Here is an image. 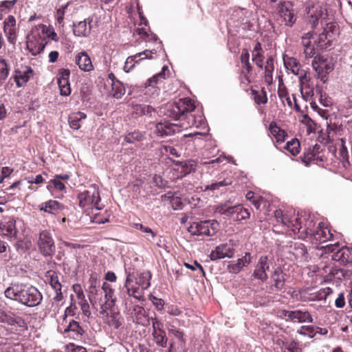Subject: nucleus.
Returning a JSON list of instances; mask_svg holds the SVG:
<instances>
[{
	"instance_id": "393cba45",
	"label": "nucleus",
	"mask_w": 352,
	"mask_h": 352,
	"mask_svg": "<svg viewBox=\"0 0 352 352\" xmlns=\"http://www.w3.org/2000/svg\"><path fill=\"white\" fill-rule=\"evenodd\" d=\"M70 72L65 69L60 72V77L58 78V85L60 89V94L63 96L70 95L72 89L69 81Z\"/></svg>"
},
{
	"instance_id": "8fccbe9b",
	"label": "nucleus",
	"mask_w": 352,
	"mask_h": 352,
	"mask_svg": "<svg viewBox=\"0 0 352 352\" xmlns=\"http://www.w3.org/2000/svg\"><path fill=\"white\" fill-rule=\"evenodd\" d=\"M168 70V67L164 65L162 67L161 72L159 74L154 75L152 78H148L145 82V87H154L160 81L165 79V71Z\"/></svg>"
},
{
	"instance_id": "7ed1b4c3",
	"label": "nucleus",
	"mask_w": 352,
	"mask_h": 352,
	"mask_svg": "<svg viewBox=\"0 0 352 352\" xmlns=\"http://www.w3.org/2000/svg\"><path fill=\"white\" fill-rule=\"evenodd\" d=\"M79 206L85 210L95 208L101 210L103 206L100 204L99 188L96 185H91L87 190L78 194Z\"/></svg>"
},
{
	"instance_id": "f704fd0d",
	"label": "nucleus",
	"mask_w": 352,
	"mask_h": 352,
	"mask_svg": "<svg viewBox=\"0 0 352 352\" xmlns=\"http://www.w3.org/2000/svg\"><path fill=\"white\" fill-rule=\"evenodd\" d=\"M321 146L320 144H316L313 146L309 147L301 157L302 162L305 164L306 166H308L310 163L312 162L313 159L318 154L321 153Z\"/></svg>"
},
{
	"instance_id": "774afa93",
	"label": "nucleus",
	"mask_w": 352,
	"mask_h": 352,
	"mask_svg": "<svg viewBox=\"0 0 352 352\" xmlns=\"http://www.w3.org/2000/svg\"><path fill=\"white\" fill-rule=\"evenodd\" d=\"M153 182L156 186L160 188H165L167 184V182L164 180L162 176L159 175H155L153 177Z\"/></svg>"
},
{
	"instance_id": "58836bf2",
	"label": "nucleus",
	"mask_w": 352,
	"mask_h": 352,
	"mask_svg": "<svg viewBox=\"0 0 352 352\" xmlns=\"http://www.w3.org/2000/svg\"><path fill=\"white\" fill-rule=\"evenodd\" d=\"M274 70V58L272 56L267 57L265 65V82L270 85L273 82V72Z\"/></svg>"
},
{
	"instance_id": "cd10ccee",
	"label": "nucleus",
	"mask_w": 352,
	"mask_h": 352,
	"mask_svg": "<svg viewBox=\"0 0 352 352\" xmlns=\"http://www.w3.org/2000/svg\"><path fill=\"white\" fill-rule=\"evenodd\" d=\"M252 262V256L250 253L246 252L245 256L238 258L236 262L230 263L228 265V270L230 273L238 274L244 267H247Z\"/></svg>"
},
{
	"instance_id": "ea45409f",
	"label": "nucleus",
	"mask_w": 352,
	"mask_h": 352,
	"mask_svg": "<svg viewBox=\"0 0 352 352\" xmlns=\"http://www.w3.org/2000/svg\"><path fill=\"white\" fill-rule=\"evenodd\" d=\"M33 70L31 67H28L24 72H16L14 76V81L16 83L18 87L23 86L33 76Z\"/></svg>"
},
{
	"instance_id": "9b49d317",
	"label": "nucleus",
	"mask_w": 352,
	"mask_h": 352,
	"mask_svg": "<svg viewBox=\"0 0 352 352\" xmlns=\"http://www.w3.org/2000/svg\"><path fill=\"white\" fill-rule=\"evenodd\" d=\"M325 248L327 252L332 253L333 260L344 265L352 262V249L346 246L339 248L337 243L329 244Z\"/></svg>"
},
{
	"instance_id": "0e129e2a",
	"label": "nucleus",
	"mask_w": 352,
	"mask_h": 352,
	"mask_svg": "<svg viewBox=\"0 0 352 352\" xmlns=\"http://www.w3.org/2000/svg\"><path fill=\"white\" fill-rule=\"evenodd\" d=\"M102 290L104 293V299L113 298V289L109 283L104 282L102 285Z\"/></svg>"
},
{
	"instance_id": "1a4fd4ad",
	"label": "nucleus",
	"mask_w": 352,
	"mask_h": 352,
	"mask_svg": "<svg viewBox=\"0 0 352 352\" xmlns=\"http://www.w3.org/2000/svg\"><path fill=\"white\" fill-rule=\"evenodd\" d=\"M36 245L40 253L44 257L52 258L55 253L56 247L51 232L48 230H42L38 234Z\"/></svg>"
},
{
	"instance_id": "ddd939ff",
	"label": "nucleus",
	"mask_w": 352,
	"mask_h": 352,
	"mask_svg": "<svg viewBox=\"0 0 352 352\" xmlns=\"http://www.w3.org/2000/svg\"><path fill=\"white\" fill-rule=\"evenodd\" d=\"M3 29L8 42L14 45L17 41L19 28L16 26V21L14 16L9 15L5 19Z\"/></svg>"
},
{
	"instance_id": "5701e85b",
	"label": "nucleus",
	"mask_w": 352,
	"mask_h": 352,
	"mask_svg": "<svg viewBox=\"0 0 352 352\" xmlns=\"http://www.w3.org/2000/svg\"><path fill=\"white\" fill-rule=\"evenodd\" d=\"M130 277L131 274L130 273H128L126 275V278L124 286V289H125V291L121 292L120 294L121 298L123 299V303L124 304L125 302L126 301H128L129 303L131 302L130 300V298L131 296H133L134 298L138 300H144V296L138 293V288L135 287L129 289V286L130 284Z\"/></svg>"
},
{
	"instance_id": "423d86ee",
	"label": "nucleus",
	"mask_w": 352,
	"mask_h": 352,
	"mask_svg": "<svg viewBox=\"0 0 352 352\" xmlns=\"http://www.w3.org/2000/svg\"><path fill=\"white\" fill-rule=\"evenodd\" d=\"M219 223L215 220H205L193 222L188 228L191 235L201 236H212L217 232Z\"/></svg>"
},
{
	"instance_id": "49530a36",
	"label": "nucleus",
	"mask_w": 352,
	"mask_h": 352,
	"mask_svg": "<svg viewBox=\"0 0 352 352\" xmlns=\"http://www.w3.org/2000/svg\"><path fill=\"white\" fill-rule=\"evenodd\" d=\"M144 139L145 133L140 131L129 132L124 137V140L129 144H134L136 142H141Z\"/></svg>"
},
{
	"instance_id": "e433bc0d",
	"label": "nucleus",
	"mask_w": 352,
	"mask_h": 352,
	"mask_svg": "<svg viewBox=\"0 0 352 352\" xmlns=\"http://www.w3.org/2000/svg\"><path fill=\"white\" fill-rule=\"evenodd\" d=\"M87 118V115L81 111L73 112L68 116L69 126L74 130H78L80 128V122Z\"/></svg>"
},
{
	"instance_id": "bb28decb",
	"label": "nucleus",
	"mask_w": 352,
	"mask_h": 352,
	"mask_svg": "<svg viewBox=\"0 0 352 352\" xmlns=\"http://www.w3.org/2000/svg\"><path fill=\"white\" fill-rule=\"evenodd\" d=\"M332 236L333 234L331 232L330 230L327 227H325L322 222H319L311 239L319 241L320 243H324L331 239Z\"/></svg>"
},
{
	"instance_id": "dca6fc26",
	"label": "nucleus",
	"mask_w": 352,
	"mask_h": 352,
	"mask_svg": "<svg viewBox=\"0 0 352 352\" xmlns=\"http://www.w3.org/2000/svg\"><path fill=\"white\" fill-rule=\"evenodd\" d=\"M0 322L24 329L28 327L27 323L22 317L16 316L11 311H6L2 309H0Z\"/></svg>"
},
{
	"instance_id": "f03ea898",
	"label": "nucleus",
	"mask_w": 352,
	"mask_h": 352,
	"mask_svg": "<svg viewBox=\"0 0 352 352\" xmlns=\"http://www.w3.org/2000/svg\"><path fill=\"white\" fill-rule=\"evenodd\" d=\"M195 105L193 100L189 98H180L177 101L166 104L162 109L164 116L174 120L187 118L188 126L197 127L201 124L203 116L199 115L195 118L191 113L195 110Z\"/></svg>"
},
{
	"instance_id": "680f3d73",
	"label": "nucleus",
	"mask_w": 352,
	"mask_h": 352,
	"mask_svg": "<svg viewBox=\"0 0 352 352\" xmlns=\"http://www.w3.org/2000/svg\"><path fill=\"white\" fill-rule=\"evenodd\" d=\"M252 60L259 69H263L264 56L263 52L252 53Z\"/></svg>"
},
{
	"instance_id": "37998d69",
	"label": "nucleus",
	"mask_w": 352,
	"mask_h": 352,
	"mask_svg": "<svg viewBox=\"0 0 352 352\" xmlns=\"http://www.w3.org/2000/svg\"><path fill=\"white\" fill-rule=\"evenodd\" d=\"M49 284L54 290H61L62 285L58 280V275L56 272L49 270L46 272L45 275Z\"/></svg>"
},
{
	"instance_id": "0eeeda50",
	"label": "nucleus",
	"mask_w": 352,
	"mask_h": 352,
	"mask_svg": "<svg viewBox=\"0 0 352 352\" xmlns=\"http://www.w3.org/2000/svg\"><path fill=\"white\" fill-rule=\"evenodd\" d=\"M311 65L316 72L317 78L323 83H326L328 74L334 69L332 60L324 56L317 55L314 56Z\"/></svg>"
},
{
	"instance_id": "4468645a",
	"label": "nucleus",
	"mask_w": 352,
	"mask_h": 352,
	"mask_svg": "<svg viewBox=\"0 0 352 352\" xmlns=\"http://www.w3.org/2000/svg\"><path fill=\"white\" fill-rule=\"evenodd\" d=\"M278 8L280 16L285 25L292 27L297 19L293 3L289 1H283L279 4Z\"/></svg>"
},
{
	"instance_id": "72a5a7b5",
	"label": "nucleus",
	"mask_w": 352,
	"mask_h": 352,
	"mask_svg": "<svg viewBox=\"0 0 352 352\" xmlns=\"http://www.w3.org/2000/svg\"><path fill=\"white\" fill-rule=\"evenodd\" d=\"M285 274L278 267L276 268L271 275V278L274 282L273 287L276 291H280L284 288L285 283Z\"/></svg>"
},
{
	"instance_id": "bf43d9fd",
	"label": "nucleus",
	"mask_w": 352,
	"mask_h": 352,
	"mask_svg": "<svg viewBox=\"0 0 352 352\" xmlns=\"http://www.w3.org/2000/svg\"><path fill=\"white\" fill-rule=\"evenodd\" d=\"M232 184L231 181H226V179H223L220 182H214L212 183L210 185H206L205 186V190H216L219 189L221 187L226 186L228 185H230Z\"/></svg>"
},
{
	"instance_id": "20e7f679",
	"label": "nucleus",
	"mask_w": 352,
	"mask_h": 352,
	"mask_svg": "<svg viewBox=\"0 0 352 352\" xmlns=\"http://www.w3.org/2000/svg\"><path fill=\"white\" fill-rule=\"evenodd\" d=\"M305 223L302 225L301 219L294 214V223L291 228L290 234H293L300 239L311 238V235L316 230V222L314 217L309 215L307 218H305Z\"/></svg>"
},
{
	"instance_id": "a211bd4d",
	"label": "nucleus",
	"mask_w": 352,
	"mask_h": 352,
	"mask_svg": "<svg viewBox=\"0 0 352 352\" xmlns=\"http://www.w3.org/2000/svg\"><path fill=\"white\" fill-rule=\"evenodd\" d=\"M235 249L230 243H221L217 245L210 254L211 261H217L225 258H231L234 256Z\"/></svg>"
},
{
	"instance_id": "6e6d98bb",
	"label": "nucleus",
	"mask_w": 352,
	"mask_h": 352,
	"mask_svg": "<svg viewBox=\"0 0 352 352\" xmlns=\"http://www.w3.org/2000/svg\"><path fill=\"white\" fill-rule=\"evenodd\" d=\"M9 65L5 59H0V82L4 80L9 74Z\"/></svg>"
},
{
	"instance_id": "f257e3e1",
	"label": "nucleus",
	"mask_w": 352,
	"mask_h": 352,
	"mask_svg": "<svg viewBox=\"0 0 352 352\" xmlns=\"http://www.w3.org/2000/svg\"><path fill=\"white\" fill-rule=\"evenodd\" d=\"M4 295L6 298L29 308L38 306L43 298L37 287L19 282H12L5 289Z\"/></svg>"
},
{
	"instance_id": "c756f323",
	"label": "nucleus",
	"mask_w": 352,
	"mask_h": 352,
	"mask_svg": "<svg viewBox=\"0 0 352 352\" xmlns=\"http://www.w3.org/2000/svg\"><path fill=\"white\" fill-rule=\"evenodd\" d=\"M289 252L297 261H303L307 258V250L302 243L293 242L289 246Z\"/></svg>"
},
{
	"instance_id": "4be33fe9",
	"label": "nucleus",
	"mask_w": 352,
	"mask_h": 352,
	"mask_svg": "<svg viewBox=\"0 0 352 352\" xmlns=\"http://www.w3.org/2000/svg\"><path fill=\"white\" fill-rule=\"evenodd\" d=\"M283 315L294 322H312L313 319L309 311L302 310L283 311Z\"/></svg>"
},
{
	"instance_id": "9d476101",
	"label": "nucleus",
	"mask_w": 352,
	"mask_h": 352,
	"mask_svg": "<svg viewBox=\"0 0 352 352\" xmlns=\"http://www.w3.org/2000/svg\"><path fill=\"white\" fill-rule=\"evenodd\" d=\"M336 34H338L337 25L334 23H328L323 31L318 35L314 43L320 50H326L331 46L333 35Z\"/></svg>"
},
{
	"instance_id": "2eb2a0df",
	"label": "nucleus",
	"mask_w": 352,
	"mask_h": 352,
	"mask_svg": "<svg viewBox=\"0 0 352 352\" xmlns=\"http://www.w3.org/2000/svg\"><path fill=\"white\" fill-rule=\"evenodd\" d=\"M47 44V41L43 38L39 33L27 37L26 47L32 56L41 53Z\"/></svg>"
},
{
	"instance_id": "c85d7f7f",
	"label": "nucleus",
	"mask_w": 352,
	"mask_h": 352,
	"mask_svg": "<svg viewBox=\"0 0 352 352\" xmlns=\"http://www.w3.org/2000/svg\"><path fill=\"white\" fill-rule=\"evenodd\" d=\"M88 283L89 286L87 289L88 298L91 304L94 305L96 301V296L100 293V284L95 274H91Z\"/></svg>"
},
{
	"instance_id": "a878e982",
	"label": "nucleus",
	"mask_w": 352,
	"mask_h": 352,
	"mask_svg": "<svg viewBox=\"0 0 352 352\" xmlns=\"http://www.w3.org/2000/svg\"><path fill=\"white\" fill-rule=\"evenodd\" d=\"M127 314L132 318L133 322L140 323L145 316L144 308L138 305H133L132 302H125Z\"/></svg>"
},
{
	"instance_id": "f8f14e48",
	"label": "nucleus",
	"mask_w": 352,
	"mask_h": 352,
	"mask_svg": "<svg viewBox=\"0 0 352 352\" xmlns=\"http://www.w3.org/2000/svg\"><path fill=\"white\" fill-rule=\"evenodd\" d=\"M183 122L172 123L168 120H164L156 124L155 133L158 137L164 138L170 136L179 132L182 129L187 128Z\"/></svg>"
},
{
	"instance_id": "c03bdc74",
	"label": "nucleus",
	"mask_w": 352,
	"mask_h": 352,
	"mask_svg": "<svg viewBox=\"0 0 352 352\" xmlns=\"http://www.w3.org/2000/svg\"><path fill=\"white\" fill-rule=\"evenodd\" d=\"M125 88L120 80H113L111 83V95L113 97L119 99L125 94Z\"/></svg>"
},
{
	"instance_id": "473e14b6",
	"label": "nucleus",
	"mask_w": 352,
	"mask_h": 352,
	"mask_svg": "<svg viewBox=\"0 0 352 352\" xmlns=\"http://www.w3.org/2000/svg\"><path fill=\"white\" fill-rule=\"evenodd\" d=\"M175 165L180 166V173L182 176H186L197 169V162L193 160H187L184 161H173Z\"/></svg>"
},
{
	"instance_id": "4c0bfd02",
	"label": "nucleus",
	"mask_w": 352,
	"mask_h": 352,
	"mask_svg": "<svg viewBox=\"0 0 352 352\" xmlns=\"http://www.w3.org/2000/svg\"><path fill=\"white\" fill-rule=\"evenodd\" d=\"M134 112L140 116H146L148 118L155 117L157 113V110L151 105L140 104L133 107Z\"/></svg>"
},
{
	"instance_id": "aec40b11",
	"label": "nucleus",
	"mask_w": 352,
	"mask_h": 352,
	"mask_svg": "<svg viewBox=\"0 0 352 352\" xmlns=\"http://www.w3.org/2000/svg\"><path fill=\"white\" fill-rule=\"evenodd\" d=\"M0 231L8 238L16 236V220L13 217H4L0 223Z\"/></svg>"
},
{
	"instance_id": "052dcab7",
	"label": "nucleus",
	"mask_w": 352,
	"mask_h": 352,
	"mask_svg": "<svg viewBox=\"0 0 352 352\" xmlns=\"http://www.w3.org/2000/svg\"><path fill=\"white\" fill-rule=\"evenodd\" d=\"M69 5V3H67L65 5L62 6L56 10V21L58 24L63 25L64 23V16L66 12V10L67 9L68 6Z\"/></svg>"
},
{
	"instance_id": "4d7b16f0",
	"label": "nucleus",
	"mask_w": 352,
	"mask_h": 352,
	"mask_svg": "<svg viewBox=\"0 0 352 352\" xmlns=\"http://www.w3.org/2000/svg\"><path fill=\"white\" fill-rule=\"evenodd\" d=\"M246 198L252 201L256 209H258L263 202V199L260 196H255L254 193L249 191L246 194Z\"/></svg>"
},
{
	"instance_id": "603ef678",
	"label": "nucleus",
	"mask_w": 352,
	"mask_h": 352,
	"mask_svg": "<svg viewBox=\"0 0 352 352\" xmlns=\"http://www.w3.org/2000/svg\"><path fill=\"white\" fill-rule=\"evenodd\" d=\"M285 65L287 68H290L293 74H298L300 69V63L296 58L294 57L289 58L287 61L285 60Z\"/></svg>"
},
{
	"instance_id": "e2e57ef3",
	"label": "nucleus",
	"mask_w": 352,
	"mask_h": 352,
	"mask_svg": "<svg viewBox=\"0 0 352 352\" xmlns=\"http://www.w3.org/2000/svg\"><path fill=\"white\" fill-rule=\"evenodd\" d=\"M318 331L313 326H302L298 333L309 338H314Z\"/></svg>"
},
{
	"instance_id": "39448f33",
	"label": "nucleus",
	"mask_w": 352,
	"mask_h": 352,
	"mask_svg": "<svg viewBox=\"0 0 352 352\" xmlns=\"http://www.w3.org/2000/svg\"><path fill=\"white\" fill-rule=\"evenodd\" d=\"M214 212L232 219L235 221H241L249 219V210L241 205L230 206L228 204H221L216 207Z\"/></svg>"
},
{
	"instance_id": "6ab92c4d",
	"label": "nucleus",
	"mask_w": 352,
	"mask_h": 352,
	"mask_svg": "<svg viewBox=\"0 0 352 352\" xmlns=\"http://www.w3.org/2000/svg\"><path fill=\"white\" fill-rule=\"evenodd\" d=\"M60 333L65 338L78 340L84 333V330L78 322L71 319L64 329L60 330Z\"/></svg>"
},
{
	"instance_id": "13d9d810",
	"label": "nucleus",
	"mask_w": 352,
	"mask_h": 352,
	"mask_svg": "<svg viewBox=\"0 0 352 352\" xmlns=\"http://www.w3.org/2000/svg\"><path fill=\"white\" fill-rule=\"evenodd\" d=\"M115 305V299L114 298H110V299H105V301L104 303L101 305L100 307V314L102 316H104L107 313H109L108 311L111 310Z\"/></svg>"
},
{
	"instance_id": "412c9836",
	"label": "nucleus",
	"mask_w": 352,
	"mask_h": 352,
	"mask_svg": "<svg viewBox=\"0 0 352 352\" xmlns=\"http://www.w3.org/2000/svg\"><path fill=\"white\" fill-rule=\"evenodd\" d=\"M92 19L87 18L83 21L73 23V33L78 37H88L91 30Z\"/></svg>"
},
{
	"instance_id": "b1692460",
	"label": "nucleus",
	"mask_w": 352,
	"mask_h": 352,
	"mask_svg": "<svg viewBox=\"0 0 352 352\" xmlns=\"http://www.w3.org/2000/svg\"><path fill=\"white\" fill-rule=\"evenodd\" d=\"M75 63L79 69L85 72H90L94 70L91 58L85 51H81L77 53L74 58Z\"/></svg>"
},
{
	"instance_id": "de8ad7c7",
	"label": "nucleus",
	"mask_w": 352,
	"mask_h": 352,
	"mask_svg": "<svg viewBox=\"0 0 352 352\" xmlns=\"http://www.w3.org/2000/svg\"><path fill=\"white\" fill-rule=\"evenodd\" d=\"M278 96L279 98L282 100V102L284 103L286 101L287 104L289 107H292V102L289 96V94L287 91V88L284 86L283 82H279L278 89Z\"/></svg>"
},
{
	"instance_id": "69168bd1",
	"label": "nucleus",
	"mask_w": 352,
	"mask_h": 352,
	"mask_svg": "<svg viewBox=\"0 0 352 352\" xmlns=\"http://www.w3.org/2000/svg\"><path fill=\"white\" fill-rule=\"evenodd\" d=\"M16 2V0H11V1H2L0 2V10L2 12H8L10 11L11 8H12Z\"/></svg>"
},
{
	"instance_id": "2f4dec72",
	"label": "nucleus",
	"mask_w": 352,
	"mask_h": 352,
	"mask_svg": "<svg viewBox=\"0 0 352 352\" xmlns=\"http://www.w3.org/2000/svg\"><path fill=\"white\" fill-rule=\"evenodd\" d=\"M103 317L105 318V323L115 329H119L123 324V320L119 312L107 313Z\"/></svg>"
},
{
	"instance_id": "5fc2aeb1",
	"label": "nucleus",
	"mask_w": 352,
	"mask_h": 352,
	"mask_svg": "<svg viewBox=\"0 0 352 352\" xmlns=\"http://www.w3.org/2000/svg\"><path fill=\"white\" fill-rule=\"evenodd\" d=\"M285 148L293 155H296L300 151V143L297 140H292L287 143Z\"/></svg>"
},
{
	"instance_id": "6e6552de",
	"label": "nucleus",
	"mask_w": 352,
	"mask_h": 352,
	"mask_svg": "<svg viewBox=\"0 0 352 352\" xmlns=\"http://www.w3.org/2000/svg\"><path fill=\"white\" fill-rule=\"evenodd\" d=\"M230 20L233 22H236V26L241 27L244 30H252L255 23V17L253 12L241 8L233 10L230 14Z\"/></svg>"
},
{
	"instance_id": "f3484780",
	"label": "nucleus",
	"mask_w": 352,
	"mask_h": 352,
	"mask_svg": "<svg viewBox=\"0 0 352 352\" xmlns=\"http://www.w3.org/2000/svg\"><path fill=\"white\" fill-rule=\"evenodd\" d=\"M270 270V263L267 256H261L254 266L252 276L261 282H265L268 276L267 272Z\"/></svg>"
},
{
	"instance_id": "3c124183",
	"label": "nucleus",
	"mask_w": 352,
	"mask_h": 352,
	"mask_svg": "<svg viewBox=\"0 0 352 352\" xmlns=\"http://www.w3.org/2000/svg\"><path fill=\"white\" fill-rule=\"evenodd\" d=\"M142 56V54H135L133 56H129L124 65V70L125 72H129L132 70V69L134 67L135 65L137 63H139L140 61L142 60H140V57Z\"/></svg>"
},
{
	"instance_id": "864d4df0",
	"label": "nucleus",
	"mask_w": 352,
	"mask_h": 352,
	"mask_svg": "<svg viewBox=\"0 0 352 352\" xmlns=\"http://www.w3.org/2000/svg\"><path fill=\"white\" fill-rule=\"evenodd\" d=\"M168 333L170 336H173L175 338L178 339L183 343H185V340L184 338V333L179 329L176 328L174 325H169L167 327Z\"/></svg>"
},
{
	"instance_id": "c9c22d12",
	"label": "nucleus",
	"mask_w": 352,
	"mask_h": 352,
	"mask_svg": "<svg viewBox=\"0 0 352 352\" xmlns=\"http://www.w3.org/2000/svg\"><path fill=\"white\" fill-rule=\"evenodd\" d=\"M329 274L339 280L349 278L352 275V265L347 266L346 268L333 267Z\"/></svg>"
},
{
	"instance_id": "09e8293b",
	"label": "nucleus",
	"mask_w": 352,
	"mask_h": 352,
	"mask_svg": "<svg viewBox=\"0 0 352 352\" xmlns=\"http://www.w3.org/2000/svg\"><path fill=\"white\" fill-rule=\"evenodd\" d=\"M152 336L153 338V341L158 346L162 348H166L167 346L168 338L165 331L152 333Z\"/></svg>"
},
{
	"instance_id": "79ce46f5",
	"label": "nucleus",
	"mask_w": 352,
	"mask_h": 352,
	"mask_svg": "<svg viewBox=\"0 0 352 352\" xmlns=\"http://www.w3.org/2000/svg\"><path fill=\"white\" fill-rule=\"evenodd\" d=\"M275 217L278 222H281L283 225L291 230L294 223V215L290 217L288 214H284L281 210H276L274 212Z\"/></svg>"
},
{
	"instance_id": "a19ab883",
	"label": "nucleus",
	"mask_w": 352,
	"mask_h": 352,
	"mask_svg": "<svg viewBox=\"0 0 352 352\" xmlns=\"http://www.w3.org/2000/svg\"><path fill=\"white\" fill-rule=\"evenodd\" d=\"M269 130L270 133L276 139L278 143H280L285 141V132L278 127L275 122H272L269 125Z\"/></svg>"
},
{
	"instance_id": "338daca9",
	"label": "nucleus",
	"mask_w": 352,
	"mask_h": 352,
	"mask_svg": "<svg viewBox=\"0 0 352 352\" xmlns=\"http://www.w3.org/2000/svg\"><path fill=\"white\" fill-rule=\"evenodd\" d=\"M66 350L67 352H87L86 348L84 346L76 345L73 343L67 344Z\"/></svg>"
},
{
	"instance_id": "a18cd8bd",
	"label": "nucleus",
	"mask_w": 352,
	"mask_h": 352,
	"mask_svg": "<svg viewBox=\"0 0 352 352\" xmlns=\"http://www.w3.org/2000/svg\"><path fill=\"white\" fill-rule=\"evenodd\" d=\"M152 274L149 271L143 272L139 275L138 278H137L136 283L143 289H146L151 285L150 280Z\"/></svg>"
},
{
	"instance_id": "7c9ffc66",
	"label": "nucleus",
	"mask_w": 352,
	"mask_h": 352,
	"mask_svg": "<svg viewBox=\"0 0 352 352\" xmlns=\"http://www.w3.org/2000/svg\"><path fill=\"white\" fill-rule=\"evenodd\" d=\"M40 210L49 214H56L65 208V206L56 200H49L38 206Z\"/></svg>"
}]
</instances>
